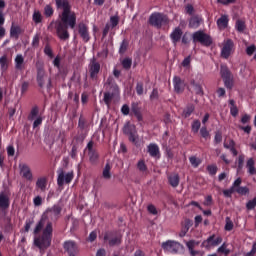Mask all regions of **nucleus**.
I'll use <instances>...</instances> for the list:
<instances>
[{"label":"nucleus","instance_id":"obj_3","mask_svg":"<svg viewBox=\"0 0 256 256\" xmlns=\"http://www.w3.org/2000/svg\"><path fill=\"white\" fill-rule=\"evenodd\" d=\"M161 248L165 253H180L183 249V245L177 241L174 240H167L163 243H161Z\"/></svg>","mask_w":256,"mask_h":256},{"label":"nucleus","instance_id":"obj_50","mask_svg":"<svg viewBox=\"0 0 256 256\" xmlns=\"http://www.w3.org/2000/svg\"><path fill=\"white\" fill-rule=\"evenodd\" d=\"M54 14V10L51 6L47 5L45 8H44V15L46 17H51L52 15Z\"/></svg>","mask_w":256,"mask_h":256},{"label":"nucleus","instance_id":"obj_15","mask_svg":"<svg viewBox=\"0 0 256 256\" xmlns=\"http://www.w3.org/2000/svg\"><path fill=\"white\" fill-rule=\"evenodd\" d=\"M199 244H200V241H196V240H189L185 242V245L191 256L204 255V252L195 250V247L198 246Z\"/></svg>","mask_w":256,"mask_h":256},{"label":"nucleus","instance_id":"obj_46","mask_svg":"<svg viewBox=\"0 0 256 256\" xmlns=\"http://www.w3.org/2000/svg\"><path fill=\"white\" fill-rule=\"evenodd\" d=\"M137 168L140 172H146L148 169L145 161L143 160L138 161Z\"/></svg>","mask_w":256,"mask_h":256},{"label":"nucleus","instance_id":"obj_17","mask_svg":"<svg viewBox=\"0 0 256 256\" xmlns=\"http://www.w3.org/2000/svg\"><path fill=\"white\" fill-rule=\"evenodd\" d=\"M183 31L181 28H175L172 33L170 34V39L174 45H176L182 38Z\"/></svg>","mask_w":256,"mask_h":256},{"label":"nucleus","instance_id":"obj_37","mask_svg":"<svg viewBox=\"0 0 256 256\" xmlns=\"http://www.w3.org/2000/svg\"><path fill=\"white\" fill-rule=\"evenodd\" d=\"M119 21H120V18L117 15L110 17L109 26L111 27V29H114L115 27H117L119 24Z\"/></svg>","mask_w":256,"mask_h":256},{"label":"nucleus","instance_id":"obj_60","mask_svg":"<svg viewBox=\"0 0 256 256\" xmlns=\"http://www.w3.org/2000/svg\"><path fill=\"white\" fill-rule=\"evenodd\" d=\"M255 51H256L255 45H251V46L247 47V49H246V53L248 56L253 55L255 53Z\"/></svg>","mask_w":256,"mask_h":256},{"label":"nucleus","instance_id":"obj_6","mask_svg":"<svg viewBox=\"0 0 256 256\" xmlns=\"http://www.w3.org/2000/svg\"><path fill=\"white\" fill-rule=\"evenodd\" d=\"M122 237L121 233L107 232L104 235V241L110 246H118L122 243Z\"/></svg>","mask_w":256,"mask_h":256},{"label":"nucleus","instance_id":"obj_12","mask_svg":"<svg viewBox=\"0 0 256 256\" xmlns=\"http://www.w3.org/2000/svg\"><path fill=\"white\" fill-rule=\"evenodd\" d=\"M112 93L107 92L104 93L103 101L107 105V107H110L111 102L114 97H118L120 95V89L119 86L116 84L111 85Z\"/></svg>","mask_w":256,"mask_h":256},{"label":"nucleus","instance_id":"obj_49","mask_svg":"<svg viewBox=\"0 0 256 256\" xmlns=\"http://www.w3.org/2000/svg\"><path fill=\"white\" fill-rule=\"evenodd\" d=\"M223 81L226 88H229V89L233 88V85H234L233 77L225 78L223 79Z\"/></svg>","mask_w":256,"mask_h":256},{"label":"nucleus","instance_id":"obj_22","mask_svg":"<svg viewBox=\"0 0 256 256\" xmlns=\"http://www.w3.org/2000/svg\"><path fill=\"white\" fill-rule=\"evenodd\" d=\"M173 85H174V90L177 93H181L184 90V83L182 82L181 78L179 77H174L173 78Z\"/></svg>","mask_w":256,"mask_h":256},{"label":"nucleus","instance_id":"obj_25","mask_svg":"<svg viewBox=\"0 0 256 256\" xmlns=\"http://www.w3.org/2000/svg\"><path fill=\"white\" fill-rule=\"evenodd\" d=\"M246 168L250 175H256L255 161L253 158H249L246 163Z\"/></svg>","mask_w":256,"mask_h":256},{"label":"nucleus","instance_id":"obj_55","mask_svg":"<svg viewBox=\"0 0 256 256\" xmlns=\"http://www.w3.org/2000/svg\"><path fill=\"white\" fill-rule=\"evenodd\" d=\"M238 169H242L244 166V161H245V155L241 154L238 156Z\"/></svg>","mask_w":256,"mask_h":256},{"label":"nucleus","instance_id":"obj_11","mask_svg":"<svg viewBox=\"0 0 256 256\" xmlns=\"http://www.w3.org/2000/svg\"><path fill=\"white\" fill-rule=\"evenodd\" d=\"M124 133L128 135L129 141L134 145H139V136L134 125H127L124 127Z\"/></svg>","mask_w":256,"mask_h":256},{"label":"nucleus","instance_id":"obj_58","mask_svg":"<svg viewBox=\"0 0 256 256\" xmlns=\"http://www.w3.org/2000/svg\"><path fill=\"white\" fill-rule=\"evenodd\" d=\"M39 43H40L39 35H35L31 42L32 47H38Z\"/></svg>","mask_w":256,"mask_h":256},{"label":"nucleus","instance_id":"obj_41","mask_svg":"<svg viewBox=\"0 0 256 256\" xmlns=\"http://www.w3.org/2000/svg\"><path fill=\"white\" fill-rule=\"evenodd\" d=\"M192 85L194 87V91L196 94L203 96L204 95V91L203 88L200 84L195 83L194 81L192 82Z\"/></svg>","mask_w":256,"mask_h":256},{"label":"nucleus","instance_id":"obj_59","mask_svg":"<svg viewBox=\"0 0 256 256\" xmlns=\"http://www.w3.org/2000/svg\"><path fill=\"white\" fill-rule=\"evenodd\" d=\"M207 170H208L209 174L215 175L217 173L218 168L215 165H210L207 167Z\"/></svg>","mask_w":256,"mask_h":256},{"label":"nucleus","instance_id":"obj_26","mask_svg":"<svg viewBox=\"0 0 256 256\" xmlns=\"http://www.w3.org/2000/svg\"><path fill=\"white\" fill-rule=\"evenodd\" d=\"M14 65L17 70H23L24 66V57L22 54L16 55V58L14 59Z\"/></svg>","mask_w":256,"mask_h":256},{"label":"nucleus","instance_id":"obj_21","mask_svg":"<svg viewBox=\"0 0 256 256\" xmlns=\"http://www.w3.org/2000/svg\"><path fill=\"white\" fill-rule=\"evenodd\" d=\"M35 187H36V189H39L42 192L46 191L47 178L46 177L37 178L36 183H35Z\"/></svg>","mask_w":256,"mask_h":256},{"label":"nucleus","instance_id":"obj_61","mask_svg":"<svg viewBox=\"0 0 256 256\" xmlns=\"http://www.w3.org/2000/svg\"><path fill=\"white\" fill-rule=\"evenodd\" d=\"M42 203H43L42 197L36 196L35 198H33L34 206H41Z\"/></svg>","mask_w":256,"mask_h":256},{"label":"nucleus","instance_id":"obj_20","mask_svg":"<svg viewBox=\"0 0 256 256\" xmlns=\"http://www.w3.org/2000/svg\"><path fill=\"white\" fill-rule=\"evenodd\" d=\"M22 33H23V30L21 29V27L12 23V27H10V37L17 40L19 39V36Z\"/></svg>","mask_w":256,"mask_h":256},{"label":"nucleus","instance_id":"obj_54","mask_svg":"<svg viewBox=\"0 0 256 256\" xmlns=\"http://www.w3.org/2000/svg\"><path fill=\"white\" fill-rule=\"evenodd\" d=\"M200 135H201L203 138H205V139L210 138V133H209V131L207 130L206 127H202V128L200 129Z\"/></svg>","mask_w":256,"mask_h":256},{"label":"nucleus","instance_id":"obj_34","mask_svg":"<svg viewBox=\"0 0 256 256\" xmlns=\"http://www.w3.org/2000/svg\"><path fill=\"white\" fill-rule=\"evenodd\" d=\"M229 104H230V114L234 117H236L239 113V110L236 106V103L234 100H229Z\"/></svg>","mask_w":256,"mask_h":256},{"label":"nucleus","instance_id":"obj_47","mask_svg":"<svg viewBox=\"0 0 256 256\" xmlns=\"http://www.w3.org/2000/svg\"><path fill=\"white\" fill-rule=\"evenodd\" d=\"M189 161L193 167H198L201 164V160L195 156L190 157Z\"/></svg>","mask_w":256,"mask_h":256},{"label":"nucleus","instance_id":"obj_39","mask_svg":"<svg viewBox=\"0 0 256 256\" xmlns=\"http://www.w3.org/2000/svg\"><path fill=\"white\" fill-rule=\"evenodd\" d=\"M217 253H223V255H230V250L228 249V245L223 243L218 249Z\"/></svg>","mask_w":256,"mask_h":256},{"label":"nucleus","instance_id":"obj_23","mask_svg":"<svg viewBox=\"0 0 256 256\" xmlns=\"http://www.w3.org/2000/svg\"><path fill=\"white\" fill-rule=\"evenodd\" d=\"M168 183L173 187L176 188L179 186L180 183V176L178 174H170L168 176Z\"/></svg>","mask_w":256,"mask_h":256},{"label":"nucleus","instance_id":"obj_19","mask_svg":"<svg viewBox=\"0 0 256 256\" xmlns=\"http://www.w3.org/2000/svg\"><path fill=\"white\" fill-rule=\"evenodd\" d=\"M37 65V83L39 87H43L45 84L44 77H45V71L42 66H39V63Z\"/></svg>","mask_w":256,"mask_h":256},{"label":"nucleus","instance_id":"obj_18","mask_svg":"<svg viewBox=\"0 0 256 256\" xmlns=\"http://www.w3.org/2000/svg\"><path fill=\"white\" fill-rule=\"evenodd\" d=\"M10 206L9 196L5 192L0 193V209L6 210Z\"/></svg>","mask_w":256,"mask_h":256},{"label":"nucleus","instance_id":"obj_57","mask_svg":"<svg viewBox=\"0 0 256 256\" xmlns=\"http://www.w3.org/2000/svg\"><path fill=\"white\" fill-rule=\"evenodd\" d=\"M147 210H148L149 213H151L153 215H157L158 214L157 208L154 205H152V204L147 206Z\"/></svg>","mask_w":256,"mask_h":256},{"label":"nucleus","instance_id":"obj_31","mask_svg":"<svg viewBox=\"0 0 256 256\" xmlns=\"http://www.w3.org/2000/svg\"><path fill=\"white\" fill-rule=\"evenodd\" d=\"M111 169H112V166L109 163H106L102 172L103 178L107 180L111 178Z\"/></svg>","mask_w":256,"mask_h":256},{"label":"nucleus","instance_id":"obj_29","mask_svg":"<svg viewBox=\"0 0 256 256\" xmlns=\"http://www.w3.org/2000/svg\"><path fill=\"white\" fill-rule=\"evenodd\" d=\"M9 68V61L6 55L0 57V70L2 73L6 72Z\"/></svg>","mask_w":256,"mask_h":256},{"label":"nucleus","instance_id":"obj_35","mask_svg":"<svg viewBox=\"0 0 256 256\" xmlns=\"http://www.w3.org/2000/svg\"><path fill=\"white\" fill-rule=\"evenodd\" d=\"M195 111V106L194 105H188L184 110H183V116L185 118H188L192 115V113Z\"/></svg>","mask_w":256,"mask_h":256},{"label":"nucleus","instance_id":"obj_28","mask_svg":"<svg viewBox=\"0 0 256 256\" xmlns=\"http://www.w3.org/2000/svg\"><path fill=\"white\" fill-rule=\"evenodd\" d=\"M191 226H192V222L190 220H185V222L181 228V231L179 232V236L180 237L186 236V234L190 230Z\"/></svg>","mask_w":256,"mask_h":256},{"label":"nucleus","instance_id":"obj_33","mask_svg":"<svg viewBox=\"0 0 256 256\" xmlns=\"http://www.w3.org/2000/svg\"><path fill=\"white\" fill-rule=\"evenodd\" d=\"M43 16L40 11L35 10L32 15V21L35 24H40L42 22Z\"/></svg>","mask_w":256,"mask_h":256},{"label":"nucleus","instance_id":"obj_40","mask_svg":"<svg viewBox=\"0 0 256 256\" xmlns=\"http://www.w3.org/2000/svg\"><path fill=\"white\" fill-rule=\"evenodd\" d=\"M235 28L238 32H244L246 29V24L244 21L238 20L236 21Z\"/></svg>","mask_w":256,"mask_h":256},{"label":"nucleus","instance_id":"obj_62","mask_svg":"<svg viewBox=\"0 0 256 256\" xmlns=\"http://www.w3.org/2000/svg\"><path fill=\"white\" fill-rule=\"evenodd\" d=\"M136 93H137L138 95H143V93H144L143 84L138 83V84L136 85Z\"/></svg>","mask_w":256,"mask_h":256},{"label":"nucleus","instance_id":"obj_56","mask_svg":"<svg viewBox=\"0 0 256 256\" xmlns=\"http://www.w3.org/2000/svg\"><path fill=\"white\" fill-rule=\"evenodd\" d=\"M43 122V118L41 116H38L36 119H34V122H33V129L37 128L38 126H40Z\"/></svg>","mask_w":256,"mask_h":256},{"label":"nucleus","instance_id":"obj_16","mask_svg":"<svg viewBox=\"0 0 256 256\" xmlns=\"http://www.w3.org/2000/svg\"><path fill=\"white\" fill-rule=\"evenodd\" d=\"M78 33L84 42H88L90 40L88 27L84 23H80L78 25Z\"/></svg>","mask_w":256,"mask_h":256},{"label":"nucleus","instance_id":"obj_4","mask_svg":"<svg viewBox=\"0 0 256 256\" xmlns=\"http://www.w3.org/2000/svg\"><path fill=\"white\" fill-rule=\"evenodd\" d=\"M235 50H236V46L234 41L231 39H226L222 43L220 55L224 59H229L230 56L234 54Z\"/></svg>","mask_w":256,"mask_h":256},{"label":"nucleus","instance_id":"obj_5","mask_svg":"<svg viewBox=\"0 0 256 256\" xmlns=\"http://www.w3.org/2000/svg\"><path fill=\"white\" fill-rule=\"evenodd\" d=\"M149 23L157 28L168 23V17L161 13H154L149 18Z\"/></svg>","mask_w":256,"mask_h":256},{"label":"nucleus","instance_id":"obj_36","mask_svg":"<svg viewBox=\"0 0 256 256\" xmlns=\"http://www.w3.org/2000/svg\"><path fill=\"white\" fill-rule=\"evenodd\" d=\"M201 19H199L198 17H193L190 19L189 21V27L191 28H198L201 24Z\"/></svg>","mask_w":256,"mask_h":256},{"label":"nucleus","instance_id":"obj_10","mask_svg":"<svg viewBox=\"0 0 256 256\" xmlns=\"http://www.w3.org/2000/svg\"><path fill=\"white\" fill-rule=\"evenodd\" d=\"M63 249L68 256H76L79 253V246L75 241L68 240L63 243Z\"/></svg>","mask_w":256,"mask_h":256},{"label":"nucleus","instance_id":"obj_64","mask_svg":"<svg viewBox=\"0 0 256 256\" xmlns=\"http://www.w3.org/2000/svg\"><path fill=\"white\" fill-rule=\"evenodd\" d=\"M121 113H122L123 115H129V113H130V108H129V106H128V105H123V106L121 107Z\"/></svg>","mask_w":256,"mask_h":256},{"label":"nucleus","instance_id":"obj_2","mask_svg":"<svg viewBox=\"0 0 256 256\" xmlns=\"http://www.w3.org/2000/svg\"><path fill=\"white\" fill-rule=\"evenodd\" d=\"M62 208L59 205H54L51 208L45 210L42 214L43 220L46 222V226L42 231L41 237H34V245L39 249L43 250L48 248L51 245L52 234H53V223L52 221H56L61 214Z\"/></svg>","mask_w":256,"mask_h":256},{"label":"nucleus","instance_id":"obj_63","mask_svg":"<svg viewBox=\"0 0 256 256\" xmlns=\"http://www.w3.org/2000/svg\"><path fill=\"white\" fill-rule=\"evenodd\" d=\"M256 255V242L253 243L252 248L245 256H254Z\"/></svg>","mask_w":256,"mask_h":256},{"label":"nucleus","instance_id":"obj_38","mask_svg":"<svg viewBox=\"0 0 256 256\" xmlns=\"http://www.w3.org/2000/svg\"><path fill=\"white\" fill-rule=\"evenodd\" d=\"M38 114H39V109L37 107L32 108L28 116V120L29 121L35 120L37 117H39Z\"/></svg>","mask_w":256,"mask_h":256},{"label":"nucleus","instance_id":"obj_14","mask_svg":"<svg viewBox=\"0 0 256 256\" xmlns=\"http://www.w3.org/2000/svg\"><path fill=\"white\" fill-rule=\"evenodd\" d=\"M18 168H20V176H22V178L26 179L27 181H33L34 176L32 170L27 164L22 163L18 166Z\"/></svg>","mask_w":256,"mask_h":256},{"label":"nucleus","instance_id":"obj_44","mask_svg":"<svg viewBox=\"0 0 256 256\" xmlns=\"http://www.w3.org/2000/svg\"><path fill=\"white\" fill-rule=\"evenodd\" d=\"M235 191L239 195H248L250 193V189L248 187H238Z\"/></svg>","mask_w":256,"mask_h":256},{"label":"nucleus","instance_id":"obj_51","mask_svg":"<svg viewBox=\"0 0 256 256\" xmlns=\"http://www.w3.org/2000/svg\"><path fill=\"white\" fill-rule=\"evenodd\" d=\"M122 66L124 69H130L131 66H132V60L129 59V58H125L123 61H122Z\"/></svg>","mask_w":256,"mask_h":256},{"label":"nucleus","instance_id":"obj_30","mask_svg":"<svg viewBox=\"0 0 256 256\" xmlns=\"http://www.w3.org/2000/svg\"><path fill=\"white\" fill-rule=\"evenodd\" d=\"M220 74H221V77H222L223 80L233 77L231 71L225 65L221 66Z\"/></svg>","mask_w":256,"mask_h":256},{"label":"nucleus","instance_id":"obj_43","mask_svg":"<svg viewBox=\"0 0 256 256\" xmlns=\"http://www.w3.org/2000/svg\"><path fill=\"white\" fill-rule=\"evenodd\" d=\"M225 221H226L225 230H226V231H231V230H233V228H234V223H233V221L230 219V217H226Z\"/></svg>","mask_w":256,"mask_h":256},{"label":"nucleus","instance_id":"obj_52","mask_svg":"<svg viewBox=\"0 0 256 256\" xmlns=\"http://www.w3.org/2000/svg\"><path fill=\"white\" fill-rule=\"evenodd\" d=\"M235 145H236V143H235V141L232 140V139H230V140H228L227 142L224 143V147H225L226 149H229V150L235 148Z\"/></svg>","mask_w":256,"mask_h":256},{"label":"nucleus","instance_id":"obj_42","mask_svg":"<svg viewBox=\"0 0 256 256\" xmlns=\"http://www.w3.org/2000/svg\"><path fill=\"white\" fill-rule=\"evenodd\" d=\"M88 156H89V160L92 162V163H95L97 160H98V153L95 152L94 150H90V152H88Z\"/></svg>","mask_w":256,"mask_h":256},{"label":"nucleus","instance_id":"obj_32","mask_svg":"<svg viewBox=\"0 0 256 256\" xmlns=\"http://www.w3.org/2000/svg\"><path fill=\"white\" fill-rule=\"evenodd\" d=\"M44 225L47 226V222L43 217H41L40 221L36 224L33 233L34 234L39 233L42 230Z\"/></svg>","mask_w":256,"mask_h":256},{"label":"nucleus","instance_id":"obj_13","mask_svg":"<svg viewBox=\"0 0 256 256\" xmlns=\"http://www.w3.org/2000/svg\"><path fill=\"white\" fill-rule=\"evenodd\" d=\"M101 65L95 59H91L88 65V72L90 78L96 80L98 78V74L100 73Z\"/></svg>","mask_w":256,"mask_h":256},{"label":"nucleus","instance_id":"obj_45","mask_svg":"<svg viewBox=\"0 0 256 256\" xmlns=\"http://www.w3.org/2000/svg\"><path fill=\"white\" fill-rule=\"evenodd\" d=\"M256 208V197H254L252 200H249L246 203V209L247 210H253Z\"/></svg>","mask_w":256,"mask_h":256},{"label":"nucleus","instance_id":"obj_8","mask_svg":"<svg viewBox=\"0 0 256 256\" xmlns=\"http://www.w3.org/2000/svg\"><path fill=\"white\" fill-rule=\"evenodd\" d=\"M192 38L194 43L199 42L205 46H210L212 44L211 37L202 31L193 33Z\"/></svg>","mask_w":256,"mask_h":256},{"label":"nucleus","instance_id":"obj_53","mask_svg":"<svg viewBox=\"0 0 256 256\" xmlns=\"http://www.w3.org/2000/svg\"><path fill=\"white\" fill-rule=\"evenodd\" d=\"M235 191H236V189H234V187H231V188H229V189L223 190V195H224L225 197L230 198V197H232V195H233V193H234Z\"/></svg>","mask_w":256,"mask_h":256},{"label":"nucleus","instance_id":"obj_7","mask_svg":"<svg viewBox=\"0 0 256 256\" xmlns=\"http://www.w3.org/2000/svg\"><path fill=\"white\" fill-rule=\"evenodd\" d=\"M57 174H58V176H57L58 186H63L64 184H69L74 178V173L72 171L65 173L63 171V169H59L57 171Z\"/></svg>","mask_w":256,"mask_h":256},{"label":"nucleus","instance_id":"obj_1","mask_svg":"<svg viewBox=\"0 0 256 256\" xmlns=\"http://www.w3.org/2000/svg\"><path fill=\"white\" fill-rule=\"evenodd\" d=\"M55 3L57 9L61 10V14H59L61 22H58L55 26L56 36L61 41H66L70 38L68 26L71 29H74L76 26V14L71 11L68 0H55Z\"/></svg>","mask_w":256,"mask_h":256},{"label":"nucleus","instance_id":"obj_9","mask_svg":"<svg viewBox=\"0 0 256 256\" xmlns=\"http://www.w3.org/2000/svg\"><path fill=\"white\" fill-rule=\"evenodd\" d=\"M223 242V238L220 236H217L215 234L209 236L206 240H204L201 243V247L206 248L207 250H210L212 247L218 246Z\"/></svg>","mask_w":256,"mask_h":256},{"label":"nucleus","instance_id":"obj_24","mask_svg":"<svg viewBox=\"0 0 256 256\" xmlns=\"http://www.w3.org/2000/svg\"><path fill=\"white\" fill-rule=\"evenodd\" d=\"M229 24V18L226 15L221 16L218 20H217V26L220 30H223L225 28L228 27Z\"/></svg>","mask_w":256,"mask_h":256},{"label":"nucleus","instance_id":"obj_27","mask_svg":"<svg viewBox=\"0 0 256 256\" xmlns=\"http://www.w3.org/2000/svg\"><path fill=\"white\" fill-rule=\"evenodd\" d=\"M147 150H148L149 155L152 157H157L158 154L160 153L159 146L156 144L148 145Z\"/></svg>","mask_w":256,"mask_h":256},{"label":"nucleus","instance_id":"obj_48","mask_svg":"<svg viewBox=\"0 0 256 256\" xmlns=\"http://www.w3.org/2000/svg\"><path fill=\"white\" fill-rule=\"evenodd\" d=\"M191 127L194 133H198L201 128V122L199 120L193 121Z\"/></svg>","mask_w":256,"mask_h":256}]
</instances>
